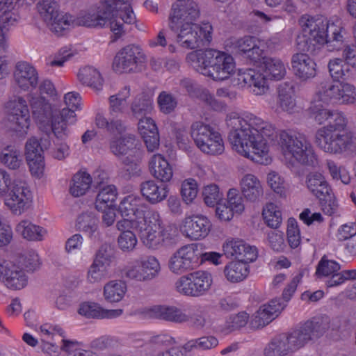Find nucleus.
<instances>
[{"label":"nucleus","instance_id":"obj_1","mask_svg":"<svg viewBox=\"0 0 356 356\" xmlns=\"http://www.w3.org/2000/svg\"><path fill=\"white\" fill-rule=\"evenodd\" d=\"M228 140L233 148L255 163L268 165V143L274 142L279 136V144L285 155H291L301 165L314 168L318 165L317 156L306 136L293 130L279 133L273 124L249 113L243 118L236 113L227 116Z\"/></svg>","mask_w":356,"mask_h":356},{"label":"nucleus","instance_id":"obj_2","mask_svg":"<svg viewBox=\"0 0 356 356\" xmlns=\"http://www.w3.org/2000/svg\"><path fill=\"white\" fill-rule=\"evenodd\" d=\"M131 0H106L95 9L81 14L76 24L92 28L109 26L115 40L129 31V26L136 22V16L131 6Z\"/></svg>","mask_w":356,"mask_h":356},{"label":"nucleus","instance_id":"obj_3","mask_svg":"<svg viewBox=\"0 0 356 356\" xmlns=\"http://www.w3.org/2000/svg\"><path fill=\"white\" fill-rule=\"evenodd\" d=\"M64 101L67 107L58 111H53L43 97L32 98L31 101L32 115L40 129L47 135L53 133L58 139H63L67 125L76 121L74 111L79 108L81 97L78 92H71L65 95Z\"/></svg>","mask_w":356,"mask_h":356},{"label":"nucleus","instance_id":"obj_4","mask_svg":"<svg viewBox=\"0 0 356 356\" xmlns=\"http://www.w3.org/2000/svg\"><path fill=\"white\" fill-rule=\"evenodd\" d=\"M196 58V70L215 81L227 79L235 72L232 56L213 49L191 54Z\"/></svg>","mask_w":356,"mask_h":356},{"label":"nucleus","instance_id":"obj_5","mask_svg":"<svg viewBox=\"0 0 356 356\" xmlns=\"http://www.w3.org/2000/svg\"><path fill=\"white\" fill-rule=\"evenodd\" d=\"M299 24L302 31L325 43L328 51L339 50L342 47L343 36L341 29L334 23L330 24L326 17L304 15L300 18Z\"/></svg>","mask_w":356,"mask_h":356},{"label":"nucleus","instance_id":"obj_6","mask_svg":"<svg viewBox=\"0 0 356 356\" xmlns=\"http://www.w3.org/2000/svg\"><path fill=\"white\" fill-rule=\"evenodd\" d=\"M15 214H20L30 204L31 194L24 183H12L10 175L0 168V197Z\"/></svg>","mask_w":356,"mask_h":356},{"label":"nucleus","instance_id":"obj_7","mask_svg":"<svg viewBox=\"0 0 356 356\" xmlns=\"http://www.w3.org/2000/svg\"><path fill=\"white\" fill-rule=\"evenodd\" d=\"M315 143L325 152L332 154H348L356 149V138L350 131L316 132Z\"/></svg>","mask_w":356,"mask_h":356},{"label":"nucleus","instance_id":"obj_8","mask_svg":"<svg viewBox=\"0 0 356 356\" xmlns=\"http://www.w3.org/2000/svg\"><path fill=\"white\" fill-rule=\"evenodd\" d=\"M296 287L294 284H289L282 293V298H274L259 307L252 316L250 322L251 328L257 330L264 327L277 318L281 312L286 307V302L290 300Z\"/></svg>","mask_w":356,"mask_h":356},{"label":"nucleus","instance_id":"obj_9","mask_svg":"<svg viewBox=\"0 0 356 356\" xmlns=\"http://www.w3.org/2000/svg\"><path fill=\"white\" fill-rule=\"evenodd\" d=\"M177 30H171L176 34V42L186 49H195L207 45L211 40V33L195 23L177 24Z\"/></svg>","mask_w":356,"mask_h":356},{"label":"nucleus","instance_id":"obj_10","mask_svg":"<svg viewBox=\"0 0 356 356\" xmlns=\"http://www.w3.org/2000/svg\"><path fill=\"white\" fill-rule=\"evenodd\" d=\"M211 282V275L208 272L198 270L181 276L175 286L179 293L197 297L209 289Z\"/></svg>","mask_w":356,"mask_h":356},{"label":"nucleus","instance_id":"obj_11","mask_svg":"<svg viewBox=\"0 0 356 356\" xmlns=\"http://www.w3.org/2000/svg\"><path fill=\"white\" fill-rule=\"evenodd\" d=\"M145 62V56L139 46L129 44L122 48L114 58L113 70L119 73L136 72Z\"/></svg>","mask_w":356,"mask_h":356},{"label":"nucleus","instance_id":"obj_12","mask_svg":"<svg viewBox=\"0 0 356 356\" xmlns=\"http://www.w3.org/2000/svg\"><path fill=\"white\" fill-rule=\"evenodd\" d=\"M7 127L21 134L26 133L30 126V113L26 101L22 97H15L7 103Z\"/></svg>","mask_w":356,"mask_h":356},{"label":"nucleus","instance_id":"obj_13","mask_svg":"<svg viewBox=\"0 0 356 356\" xmlns=\"http://www.w3.org/2000/svg\"><path fill=\"white\" fill-rule=\"evenodd\" d=\"M198 266V256L193 245H184L178 249L170 258L168 268L177 275H181Z\"/></svg>","mask_w":356,"mask_h":356},{"label":"nucleus","instance_id":"obj_14","mask_svg":"<svg viewBox=\"0 0 356 356\" xmlns=\"http://www.w3.org/2000/svg\"><path fill=\"white\" fill-rule=\"evenodd\" d=\"M161 220L159 214L156 211L148 213V217H145L138 226L139 237L144 245L149 248L159 249L160 248V229Z\"/></svg>","mask_w":356,"mask_h":356},{"label":"nucleus","instance_id":"obj_15","mask_svg":"<svg viewBox=\"0 0 356 356\" xmlns=\"http://www.w3.org/2000/svg\"><path fill=\"white\" fill-rule=\"evenodd\" d=\"M160 264L154 257H148L140 263L124 268L122 271L124 277L139 282L149 281L158 275Z\"/></svg>","mask_w":356,"mask_h":356},{"label":"nucleus","instance_id":"obj_16","mask_svg":"<svg viewBox=\"0 0 356 356\" xmlns=\"http://www.w3.org/2000/svg\"><path fill=\"white\" fill-rule=\"evenodd\" d=\"M198 5L192 0H185L180 3L172 4L169 16V28L177 30V24L193 23L200 16Z\"/></svg>","mask_w":356,"mask_h":356},{"label":"nucleus","instance_id":"obj_17","mask_svg":"<svg viewBox=\"0 0 356 356\" xmlns=\"http://www.w3.org/2000/svg\"><path fill=\"white\" fill-rule=\"evenodd\" d=\"M109 148L112 154L118 158L127 156L141 157L142 151L140 145L133 134H124L120 137L113 138L109 143Z\"/></svg>","mask_w":356,"mask_h":356},{"label":"nucleus","instance_id":"obj_18","mask_svg":"<svg viewBox=\"0 0 356 356\" xmlns=\"http://www.w3.org/2000/svg\"><path fill=\"white\" fill-rule=\"evenodd\" d=\"M210 220L205 216L197 215L186 217L181 227L182 232L192 240L204 238L211 228Z\"/></svg>","mask_w":356,"mask_h":356},{"label":"nucleus","instance_id":"obj_19","mask_svg":"<svg viewBox=\"0 0 356 356\" xmlns=\"http://www.w3.org/2000/svg\"><path fill=\"white\" fill-rule=\"evenodd\" d=\"M25 156L31 174L40 177L43 172L44 161L43 148L37 138L32 137L26 141Z\"/></svg>","mask_w":356,"mask_h":356},{"label":"nucleus","instance_id":"obj_20","mask_svg":"<svg viewBox=\"0 0 356 356\" xmlns=\"http://www.w3.org/2000/svg\"><path fill=\"white\" fill-rule=\"evenodd\" d=\"M224 254L227 257H235L238 261L252 262L257 257L255 247L250 246L243 240H232L223 245Z\"/></svg>","mask_w":356,"mask_h":356},{"label":"nucleus","instance_id":"obj_21","mask_svg":"<svg viewBox=\"0 0 356 356\" xmlns=\"http://www.w3.org/2000/svg\"><path fill=\"white\" fill-rule=\"evenodd\" d=\"M149 210L148 204L144 200L139 196L128 195L125 197L120 203L118 211L122 217L137 218H145L148 217L145 216Z\"/></svg>","mask_w":356,"mask_h":356},{"label":"nucleus","instance_id":"obj_22","mask_svg":"<svg viewBox=\"0 0 356 356\" xmlns=\"http://www.w3.org/2000/svg\"><path fill=\"white\" fill-rule=\"evenodd\" d=\"M259 58L254 65L268 79L279 81L285 76L286 68L280 59L266 56L264 54Z\"/></svg>","mask_w":356,"mask_h":356},{"label":"nucleus","instance_id":"obj_23","mask_svg":"<svg viewBox=\"0 0 356 356\" xmlns=\"http://www.w3.org/2000/svg\"><path fill=\"white\" fill-rule=\"evenodd\" d=\"M291 66L294 74L302 81L314 78L316 74V64L307 54H293L291 58Z\"/></svg>","mask_w":356,"mask_h":356},{"label":"nucleus","instance_id":"obj_24","mask_svg":"<svg viewBox=\"0 0 356 356\" xmlns=\"http://www.w3.org/2000/svg\"><path fill=\"white\" fill-rule=\"evenodd\" d=\"M232 52L244 56L253 63L259 60L264 51L256 44V39L252 36H245L232 42Z\"/></svg>","mask_w":356,"mask_h":356},{"label":"nucleus","instance_id":"obj_25","mask_svg":"<svg viewBox=\"0 0 356 356\" xmlns=\"http://www.w3.org/2000/svg\"><path fill=\"white\" fill-rule=\"evenodd\" d=\"M14 78L17 86L24 90L35 88L38 82L37 70L26 62H19L16 65Z\"/></svg>","mask_w":356,"mask_h":356},{"label":"nucleus","instance_id":"obj_26","mask_svg":"<svg viewBox=\"0 0 356 356\" xmlns=\"http://www.w3.org/2000/svg\"><path fill=\"white\" fill-rule=\"evenodd\" d=\"M149 311L153 317L168 322L183 323L189 321L188 315L175 306L154 305Z\"/></svg>","mask_w":356,"mask_h":356},{"label":"nucleus","instance_id":"obj_27","mask_svg":"<svg viewBox=\"0 0 356 356\" xmlns=\"http://www.w3.org/2000/svg\"><path fill=\"white\" fill-rule=\"evenodd\" d=\"M266 79H268L261 72H256L252 69L246 70L238 74V81L248 85L255 95H264L268 90Z\"/></svg>","mask_w":356,"mask_h":356},{"label":"nucleus","instance_id":"obj_28","mask_svg":"<svg viewBox=\"0 0 356 356\" xmlns=\"http://www.w3.org/2000/svg\"><path fill=\"white\" fill-rule=\"evenodd\" d=\"M140 191L145 200L152 204L163 201L168 196V190L165 184H157L154 180L140 183Z\"/></svg>","mask_w":356,"mask_h":356},{"label":"nucleus","instance_id":"obj_29","mask_svg":"<svg viewBox=\"0 0 356 356\" xmlns=\"http://www.w3.org/2000/svg\"><path fill=\"white\" fill-rule=\"evenodd\" d=\"M80 315L88 318H114L121 316L122 309H105L95 302H84L81 305L79 311Z\"/></svg>","mask_w":356,"mask_h":356},{"label":"nucleus","instance_id":"obj_30","mask_svg":"<svg viewBox=\"0 0 356 356\" xmlns=\"http://www.w3.org/2000/svg\"><path fill=\"white\" fill-rule=\"evenodd\" d=\"M306 184L309 191L318 199H325L332 189L324 176L319 172H311L306 177Z\"/></svg>","mask_w":356,"mask_h":356},{"label":"nucleus","instance_id":"obj_31","mask_svg":"<svg viewBox=\"0 0 356 356\" xmlns=\"http://www.w3.org/2000/svg\"><path fill=\"white\" fill-rule=\"evenodd\" d=\"M151 174L162 182L169 181L172 177V170L169 163L161 155H154L149 163Z\"/></svg>","mask_w":356,"mask_h":356},{"label":"nucleus","instance_id":"obj_32","mask_svg":"<svg viewBox=\"0 0 356 356\" xmlns=\"http://www.w3.org/2000/svg\"><path fill=\"white\" fill-rule=\"evenodd\" d=\"M294 353L286 333L275 337L264 349L265 356H284Z\"/></svg>","mask_w":356,"mask_h":356},{"label":"nucleus","instance_id":"obj_33","mask_svg":"<svg viewBox=\"0 0 356 356\" xmlns=\"http://www.w3.org/2000/svg\"><path fill=\"white\" fill-rule=\"evenodd\" d=\"M3 278L6 279L7 287L13 290L23 289L26 286L28 282V278L24 271L15 262L13 264H10V268L6 271Z\"/></svg>","mask_w":356,"mask_h":356},{"label":"nucleus","instance_id":"obj_34","mask_svg":"<svg viewBox=\"0 0 356 356\" xmlns=\"http://www.w3.org/2000/svg\"><path fill=\"white\" fill-rule=\"evenodd\" d=\"M16 232L28 241H41L47 234L43 227L27 220H22L16 227Z\"/></svg>","mask_w":356,"mask_h":356},{"label":"nucleus","instance_id":"obj_35","mask_svg":"<svg viewBox=\"0 0 356 356\" xmlns=\"http://www.w3.org/2000/svg\"><path fill=\"white\" fill-rule=\"evenodd\" d=\"M340 82L336 83L332 82L321 83L316 93L318 101L325 104H340Z\"/></svg>","mask_w":356,"mask_h":356},{"label":"nucleus","instance_id":"obj_36","mask_svg":"<svg viewBox=\"0 0 356 356\" xmlns=\"http://www.w3.org/2000/svg\"><path fill=\"white\" fill-rule=\"evenodd\" d=\"M303 325L313 340L323 336L330 328V318L327 316H315Z\"/></svg>","mask_w":356,"mask_h":356},{"label":"nucleus","instance_id":"obj_37","mask_svg":"<svg viewBox=\"0 0 356 356\" xmlns=\"http://www.w3.org/2000/svg\"><path fill=\"white\" fill-rule=\"evenodd\" d=\"M243 196L251 202H254L262 193L259 181L252 175H245L241 183Z\"/></svg>","mask_w":356,"mask_h":356},{"label":"nucleus","instance_id":"obj_38","mask_svg":"<svg viewBox=\"0 0 356 356\" xmlns=\"http://www.w3.org/2000/svg\"><path fill=\"white\" fill-rule=\"evenodd\" d=\"M248 263L237 261L227 264L224 269L227 280L234 283L243 281L249 273Z\"/></svg>","mask_w":356,"mask_h":356},{"label":"nucleus","instance_id":"obj_39","mask_svg":"<svg viewBox=\"0 0 356 356\" xmlns=\"http://www.w3.org/2000/svg\"><path fill=\"white\" fill-rule=\"evenodd\" d=\"M79 81L83 84L100 90L103 85V79L99 72L92 67H85L78 74Z\"/></svg>","mask_w":356,"mask_h":356},{"label":"nucleus","instance_id":"obj_40","mask_svg":"<svg viewBox=\"0 0 356 356\" xmlns=\"http://www.w3.org/2000/svg\"><path fill=\"white\" fill-rule=\"evenodd\" d=\"M117 199L116 188L113 185L104 186L99 191L95 202V207L97 210H104L112 208L115 206Z\"/></svg>","mask_w":356,"mask_h":356},{"label":"nucleus","instance_id":"obj_41","mask_svg":"<svg viewBox=\"0 0 356 356\" xmlns=\"http://www.w3.org/2000/svg\"><path fill=\"white\" fill-rule=\"evenodd\" d=\"M153 108L152 99L145 94L138 95L133 101L131 111L134 118L139 120L146 117Z\"/></svg>","mask_w":356,"mask_h":356},{"label":"nucleus","instance_id":"obj_42","mask_svg":"<svg viewBox=\"0 0 356 356\" xmlns=\"http://www.w3.org/2000/svg\"><path fill=\"white\" fill-rule=\"evenodd\" d=\"M127 285L122 281H111L104 287V297L107 302H118L124 297Z\"/></svg>","mask_w":356,"mask_h":356},{"label":"nucleus","instance_id":"obj_43","mask_svg":"<svg viewBox=\"0 0 356 356\" xmlns=\"http://www.w3.org/2000/svg\"><path fill=\"white\" fill-rule=\"evenodd\" d=\"M317 38L312 37L307 33L302 31L296 38V46L300 51L309 53L311 54H316L321 46L325 44L321 42Z\"/></svg>","mask_w":356,"mask_h":356},{"label":"nucleus","instance_id":"obj_44","mask_svg":"<svg viewBox=\"0 0 356 356\" xmlns=\"http://www.w3.org/2000/svg\"><path fill=\"white\" fill-rule=\"evenodd\" d=\"M73 185L70 186V193L74 197H80L86 193L92 186V178L84 172H79L73 177Z\"/></svg>","mask_w":356,"mask_h":356},{"label":"nucleus","instance_id":"obj_45","mask_svg":"<svg viewBox=\"0 0 356 356\" xmlns=\"http://www.w3.org/2000/svg\"><path fill=\"white\" fill-rule=\"evenodd\" d=\"M76 227L79 231L92 236L97 230L98 218L93 212H84L78 216Z\"/></svg>","mask_w":356,"mask_h":356},{"label":"nucleus","instance_id":"obj_46","mask_svg":"<svg viewBox=\"0 0 356 356\" xmlns=\"http://www.w3.org/2000/svg\"><path fill=\"white\" fill-rule=\"evenodd\" d=\"M286 335L293 352L304 347L309 341H312L310 335L303 324L286 333Z\"/></svg>","mask_w":356,"mask_h":356},{"label":"nucleus","instance_id":"obj_47","mask_svg":"<svg viewBox=\"0 0 356 356\" xmlns=\"http://www.w3.org/2000/svg\"><path fill=\"white\" fill-rule=\"evenodd\" d=\"M214 131L215 130L209 125L205 124L202 122H195L192 124L191 127V136L200 149L203 145L205 140L208 139Z\"/></svg>","mask_w":356,"mask_h":356},{"label":"nucleus","instance_id":"obj_48","mask_svg":"<svg viewBox=\"0 0 356 356\" xmlns=\"http://www.w3.org/2000/svg\"><path fill=\"white\" fill-rule=\"evenodd\" d=\"M1 162L12 170H16L22 164L20 152L11 145L3 148L0 155Z\"/></svg>","mask_w":356,"mask_h":356},{"label":"nucleus","instance_id":"obj_49","mask_svg":"<svg viewBox=\"0 0 356 356\" xmlns=\"http://www.w3.org/2000/svg\"><path fill=\"white\" fill-rule=\"evenodd\" d=\"M323 131L326 132L349 131L347 129V120L343 113L338 111H334L330 117L328 124L319 129L316 132H323Z\"/></svg>","mask_w":356,"mask_h":356},{"label":"nucleus","instance_id":"obj_50","mask_svg":"<svg viewBox=\"0 0 356 356\" xmlns=\"http://www.w3.org/2000/svg\"><path fill=\"white\" fill-rule=\"evenodd\" d=\"M17 265H19L22 270L28 272H33L38 269L40 266L39 256L35 252H29L24 254L19 255L15 261Z\"/></svg>","mask_w":356,"mask_h":356},{"label":"nucleus","instance_id":"obj_51","mask_svg":"<svg viewBox=\"0 0 356 356\" xmlns=\"http://www.w3.org/2000/svg\"><path fill=\"white\" fill-rule=\"evenodd\" d=\"M200 149L206 154H220L224 151V145L220 134L215 131L205 140Z\"/></svg>","mask_w":356,"mask_h":356},{"label":"nucleus","instance_id":"obj_52","mask_svg":"<svg viewBox=\"0 0 356 356\" xmlns=\"http://www.w3.org/2000/svg\"><path fill=\"white\" fill-rule=\"evenodd\" d=\"M263 216L268 226L271 228H277L282 222L281 211L273 203H268L263 209Z\"/></svg>","mask_w":356,"mask_h":356},{"label":"nucleus","instance_id":"obj_53","mask_svg":"<svg viewBox=\"0 0 356 356\" xmlns=\"http://www.w3.org/2000/svg\"><path fill=\"white\" fill-rule=\"evenodd\" d=\"M157 103L161 112L164 114H170L174 112L178 104L177 98L166 91H162L159 93Z\"/></svg>","mask_w":356,"mask_h":356},{"label":"nucleus","instance_id":"obj_54","mask_svg":"<svg viewBox=\"0 0 356 356\" xmlns=\"http://www.w3.org/2000/svg\"><path fill=\"white\" fill-rule=\"evenodd\" d=\"M140 157H134L127 156L123 158L122 163L123 164V177L126 179H130L134 176H139L140 174V168L139 159Z\"/></svg>","mask_w":356,"mask_h":356},{"label":"nucleus","instance_id":"obj_55","mask_svg":"<svg viewBox=\"0 0 356 356\" xmlns=\"http://www.w3.org/2000/svg\"><path fill=\"white\" fill-rule=\"evenodd\" d=\"M202 196L207 206L214 207L220 203L222 194L220 192L218 186L213 184L204 187Z\"/></svg>","mask_w":356,"mask_h":356},{"label":"nucleus","instance_id":"obj_56","mask_svg":"<svg viewBox=\"0 0 356 356\" xmlns=\"http://www.w3.org/2000/svg\"><path fill=\"white\" fill-rule=\"evenodd\" d=\"M341 266L337 262L327 259L326 256H323L317 265L316 274L318 277H330L334 273L338 272Z\"/></svg>","mask_w":356,"mask_h":356},{"label":"nucleus","instance_id":"obj_57","mask_svg":"<svg viewBox=\"0 0 356 356\" xmlns=\"http://www.w3.org/2000/svg\"><path fill=\"white\" fill-rule=\"evenodd\" d=\"M267 182L275 193L280 197H286L287 184L278 173L275 172H269L267 175Z\"/></svg>","mask_w":356,"mask_h":356},{"label":"nucleus","instance_id":"obj_58","mask_svg":"<svg viewBox=\"0 0 356 356\" xmlns=\"http://www.w3.org/2000/svg\"><path fill=\"white\" fill-rule=\"evenodd\" d=\"M328 69L331 76L335 81L343 78L349 72L348 66L341 58L330 60Z\"/></svg>","mask_w":356,"mask_h":356},{"label":"nucleus","instance_id":"obj_59","mask_svg":"<svg viewBox=\"0 0 356 356\" xmlns=\"http://www.w3.org/2000/svg\"><path fill=\"white\" fill-rule=\"evenodd\" d=\"M248 320V315L245 312H241L236 315L231 316L226 321L224 332L227 334L234 330L244 327Z\"/></svg>","mask_w":356,"mask_h":356},{"label":"nucleus","instance_id":"obj_60","mask_svg":"<svg viewBox=\"0 0 356 356\" xmlns=\"http://www.w3.org/2000/svg\"><path fill=\"white\" fill-rule=\"evenodd\" d=\"M118 243L120 249L122 251L131 252L137 244L136 234L132 231L121 232L118 238Z\"/></svg>","mask_w":356,"mask_h":356},{"label":"nucleus","instance_id":"obj_61","mask_svg":"<svg viewBox=\"0 0 356 356\" xmlns=\"http://www.w3.org/2000/svg\"><path fill=\"white\" fill-rule=\"evenodd\" d=\"M113 259V250L110 245L104 243L99 248L94 261L107 267L110 266Z\"/></svg>","mask_w":356,"mask_h":356},{"label":"nucleus","instance_id":"obj_62","mask_svg":"<svg viewBox=\"0 0 356 356\" xmlns=\"http://www.w3.org/2000/svg\"><path fill=\"white\" fill-rule=\"evenodd\" d=\"M327 167L334 179H340L344 184H348L350 181V177L348 172L343 167H338L337 165L331 160L327 161Z\"/></svg>","mask_w":356,"mask_h":356},{"label":"nucleus","instance_id":"obj_63","mask_svg":"<svg viewBox=\"0 0 356 356\" xmlns=\"http://www.w3.org/2000/svg\"><path fill=\"white\" fill-rule=\"evenodd\" d=\"M227 204L236 213H241L245 209L243 198L235 188L228 191Z\"/></svg>","mask_w":356,"mask_h":356},{"label":"nucleus","instance_id":"obj_64","mask_svg":"<svg viewBox=\"0 0 356 356\" xmlns=\"http://www.w3.org/2000/svg\"><path fill=\"white\" fill-rule=\"evenodd\" d=\"M341 104H353L356 101V88L353 85L340 82Z\"/></svg>","mask_w":356,"mask_h":356}]
</instances>
